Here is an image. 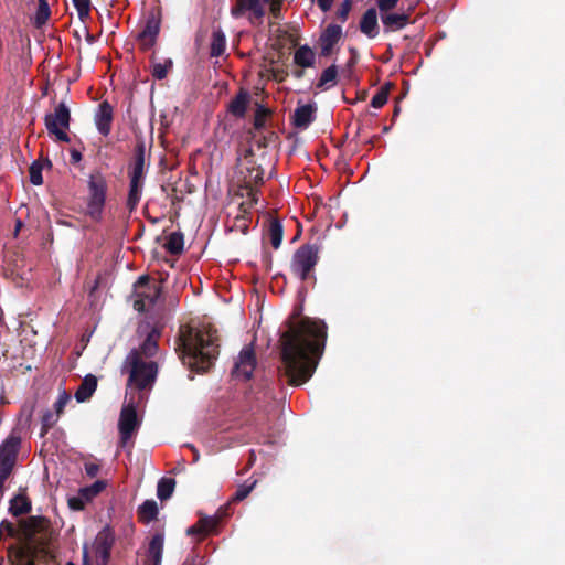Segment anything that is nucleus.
<instances>
[{
    "instance_id": "nucleus-1",
    "label": "nucleus",
    "mask_w": 565,
    "mask_h": 565,
    "mask_svg": "<svg viewBox=\"0 0 565 565\" xmlns=\"http://www.w3.org/2000/svg\"><path fill=\"white\" fill-rule=\"evenodd\" d=\"M327 326L321 320L303 318L294 323L281 338L284 374L291 385L306 383L322 355Z\"/></svg>"
},
{
    "instance_id": "nucleus-2",
    "label": "nucleus",
    "mask_w": 565,
    "mask_h": 565,
    "mask_svg": "<svg viewBox=\"0 0 565 565\" xmlns=\"http://www.w3.org/2000/svg\"><path fill=\"white\" fill-rule=\"evenodd\" d=\"M181 360L192 370L205 371L218 354V338L212 328H188L181 333Z\"/></svg>"
},
{
    "instance_id": "nucleus-3",
    "label": "nucleus",
    "mask_w": 565,
    "mask_h": 565,
    "mask_svg": "<svg viewBox=\"0 0 565 565\" xmlns=\"http://www.w3.org/2000/svg\"><path fill=\"white\" fill-rule=\"evenodd\" d=\"M122 372L128 374V386L139 391L151 388L158 374V363L145 360L138 352H129Z\"/></svg>"
},
{
    "instance_id": "nucleus-4",
    "label": "nucleus",
    "mask_w": 565,
    "mask_h": 565,
    "mask_svg": "<svg viewBox=\"0 0 565 565\" xmlns=\"http://www.w3.org/2000/svg\"><path fill=\"white\" fill-rule=\"evenodd\" d=\"M87 214L90 218L99 221L106 202L107 181L102 173L90 174L88 179Z\"/></svg>"
},
{
    "instance_id": "nucleus-5",
    "label": "nucleus",
    "mask_w": 565,
    "mask_h": 565,
    "mask_svg": "<svg viewBox=\"0 0 565 565\" xmlns=\"http://www.w3.org/2000/svg\"><path fill=\"white\" fill-rule=\"evenodd\" d=\"M161 295L158 284H150L148 278L142 276L135 284L134 308L143 312L151 310Z\"/></svg>"
},
{
    "instance_id": "nucleus-6",
    "label": "nucleus",
    "mask_w": 565,
    "mask_h": 565,
    "mask_svg": "<svg viewBox=\"0 0 565 565\" xmlns=\"http://www.w3.org/2000/svg\"><path fill=\"white\" fill-rule=\"evenodd\" d=\"M318 254L319 249L315 245H303L299 247L291 259V271L301 280H306L318 263Z\"/></svg>"
},
{
    "instance_id": "nucleus-7",
    "label": "nucleus",
    "mask_w": 565,
    "mask_h": 565,
    "mask_svg": "<svg viewBox=\"0 0 565 565\" xmlns=\"http://www.w3.org/2000/svg\"><path fill=\"white\" fill-rule=\"evenodd\" d=\"M71 114L70 109L64 102L60 103L52 114H46L44 124L47 131L54 135L56 140L68 142L70 138L66 129L70 127Z\"/></svg>"
},
{
    "instance_id": "nucleus-8",
    "label": "nucleus",
    "mask_w": 565,
    "mask_h": 565,
    "mask_svg": "<svg viewBox=\"0 0 565 565\" xmlns=\"http://www.w3.org/2000/svg\"><path fill=\"white\" fill-rule=\"evenodd\" d=\"M19 446L20 438L12 435L0 446V490H2L3 482L14 466Z\"/></svg>"
},
{
    "instance_id": "nucleus-9",
    "label": "nucleus",
    "mask_w": 565,
    "mask_h": 565,
    "mask_svg": "<svg viewBox=\"0 0 565 565\" xmlns=\"http://www.w3.org/2000/svg\"><path fill=\"white\" fill-rule=\"evenodd\" d=\"M139 427L136 408L132 404L125 405L121 409L118 428L120 443L125 446Z\"/></svg>"
},
{
    "instance_id": "nucleus-10",
    "label": "nucleus",
    "mask_w": 565,
    "mask_h": 565,
    "mask_svg": "<svg viewBox=\"0 0 565 565\" xmlns=\"http://www.w3.org/2000/svg\"><path fill=\"white\" fill-rule=\"evenodd\" d=\"M257 360L255 352L250 347L241 350L234 365L233 375L237 380L247 381L252 377Z\"/></svg>"
},
{
    "instance_id": "nucleus-11",
    "label": "nucleus",
    "mask_w": 565,
    "mask_h": 565,
    "mask_svg": "<svg viewBox=\"0 0 565 565\" xmlns=\"http://www.w3.org/2000/svg\"><path fill=\"white\" fill-rule=\"evenodd\" d=\"M114 540V534L108 527L97 534L92 548L97 565H107Z\"/></svg>"
},
{
    "instance_id": "nucleus-12",
    "label": "nucleus",
    "mask_w": 565,
    "mask_h": 565,
    "mask_svg": "<svg viewBox=\"0 0 565 565\" xmlns=\"http://www.w3.org/2000/svg\"><path fill=\"white\" fill-rule=\"evenodd\" d=\"M246 13H248V19L252 23L255 20L260 21L265 15L260 0H234V4L231 8L232 17L238 19Z\"/></svg>"
},
{
    "instance_id": "nucleus-13",
    "label": "nucleus",
    "mask_w": 565,
    "mask_h": 565,
    "mask_svg": "<svg viewBox=\"0 0 565 565\" xmlns=\"http://www.w3.org/2000/svg\"><path fill=\"white\" fill-rule=\"evenodd\" d=\"M164 546L163 533H156L148 543L141 565H161Z\"/></svg>"
},
{
    "instance_id": "nucleus-14",
    "label": "nucleus",
    "mask_w": 565,
    "mask_h": 565,
    "mask_svg": "<svg viewBox=\"0 0 565 565\" xmlns=\"http://www.w3.org/2000/svg\"><path fill=\"white\" fill-rule=\"evenodd\" d=\"M341 36L342 28L340 25H328L320 36V54L322 56H329Z\"/></svg>"
},
{
    "instance_id": "nucleus-15",
    "label": "nucleus",
    "mask_w": 565,
    "mask_h": 565,
    "mask_svg": "<svg viewBox=\"0 0 565 565\" xmlns=\"http://www.w3.org/2000/svg\"><path fill=\"white\" fill-rule=\"evenodd\" d=\"M159 31L160 20L154 14H152L147 19L146 25L138 36L142 49L148 50L153 46Z\"/></svg>"
},
{
    "instance_id": "nucleus-16",
    "label": "nucleus",
    "mask_w": 565,
    "mask_h": 565,
    "mask_svg": "<svg viewBox=\"0 0 565 565\" xmlns=\"http://www.w3.org/2000/svg\"><path fill=\"white\" fill-rule=\"evenodd\" d=\"M95 126L99 134L108 136L111 130L113 122V107L109 103L103 102L99 104L94 117Z\"/></svg>"
},
{
    "instance_id": "nucleus-17",
    "label": "nucleus",
    "mask_w": 565,
    "mask_h": 565,
    "mask_svg": "<svg viewBox=\"0 0 565 565\" xmlns=\"http://www.w3.org/2000/svg\"><path fill=\"white\" fill-rule=\"evenodd\" d=\"M360 31L369 39H375L379 35L377 12L374 8L367 9L362 15Z\"/></svg>"
},
{
    "instance_id": "nucleus-18",
    "label": "nucleus",
    "mask_w": 565,
    "mask_h": 565,
    "mask_svg": "<svg viewBox=\"0 0 565 565\" xmlns=\"http://www.w3.org/2000/svg\"><path fill=\"white\" fill-rule=\"evenodd\" d=\"M160 333L157 329H152L147 335L139 349H134L130 352H138L145 360H152L158 353L157 340Z\"/></svg>"
},
{
    "instance_id": "nucleus-19",
    "label": "nucleus",
    "mask_w": 565,
    "mask_h": 565,
    "mask_svg": "<svg viewBox=\"0 0 565 565\" xmlns=\"http://www.w3.org/2000/svg\"><path fill=\"white\" fill-rule=\"evenodd\" d=\"M316 108L312 105H302L295 109L292 122L299 129H306L315 120Z\"/></svg>"
},
{
    "instance_id": "nucleus-20",
    "label": "nucleus",
    "mask_w": 565,
    "mask_h": 565,
    "mask_svg": "<svg viewBox=\"0 0 565 565\" xmlns=\"http://www.w3.org/2000/svg\"><path fill=\"white\" fill-rule=\"evenodd\" d=\"M381 20L385 32H394L403 29L408 23V15L405 13H383Z\"/></svg>"
},
{
    "instance_id": "nucleus-21",
    "label": "nucleus",
    "mask_w": 565,
    "mask_h": 565,
    "mask_svg": "<svg viewBox=\"0 0 565 565\" xmlns=\"http://www.w3.org/2000/svg\"><path fill=\"white\" fill-rule=\"evenodd\" d=\"M316 53L308 45H300L294 53V63L302 68H309L315 65Z\"/></svg>"
},
{
    "instance_id": "nucleus-22",
    "label": "nucleus",
    "mask_w": 565,
    "mask_h": 565,
    "mask_svg": "<svg viewBox=\"0 0 565 565\" xmlns=\"http://www.w3.org/2000/svg\"><path fill=\"white\" fill-rule=\"evenodd\" d=\"M249 99V93L241 89L235 98L230 102L227 110L235 117H243L246 113Z\"/></svg>"
},
{
    "instance_id": "nucleus-23",
    "label": "nucleus",
    "mask_w": 565,
    "mask_h": 565,
    "mask_svg": "<svg viewBox=\"0 0 565 565\" xmlns=\"http://www.w3.org/2000/svg\"><path fill=\"white\" fill-rule=\"evenodd\" d=\"M97 387V379L96 376L88 374L86 375L79 386L75 392V398L77 402L82 403L87 401Z\"/></svg>"
},
{
    "instance_id": "nucleus-24",
    "label": "nucleus",
    "mask_w": 565,
    "mask_h": 565,
    "mask_svg": "<svg viewBox=\"0 0 565 565\" xmlns=\"http://www.w3.org/2000/svg\"><path fill=\"white\" fill-rule=\"evenodd\" d=\"M139 519L149 523L153 521L158 515V504L154 500L145 501L138 509Z\"/></svg>"
},
{
    "instance_id": "nucleus-25",
    "label": "nucleus",
    "mask_w": 565,
    "mask_h": 565,
    "mask_svg": "<svg viewBox=\"0 0 565 565\" xmlns=\"http://www.w3.org/2000/svg\"><path fill=\"white\" fill-rule=\"evenodd\" d=\"M338 68L335 65L327 67L318 81L317 87L321 89H329L337 83Z\"/></svg>"
},
{
    "instance_id": "nucleus-26",
    "label": "nucleus",
    "mask_w": 565,
    "mask_h": 565,
    "mask_svg": "<svg viewBox=\"0 0 565 565\" xmlns=\"http://www.w3.org/2000/svg\"><path fill=\"white\" fill-rule=\"evenodd\" d=\"M226 47V38L222 30H215L212 34L211 55L221 56Z\"/></svg>"
},
{
    "instance_id": "nucleus-27",
    "label": "nucleus",
    "mask_w": 565,
    "mask_h": 565,
    "mask_svg": "<svg viewBox=\"0 0 565 565\" xmlns=\"http://www.w3.org/2000/svg\"><path fill=\"white\" fill-rule=\"evenodd\" d=\"M142 188H143V183H136V181L130 182L129 193H128V199H127V206L130 212H132L139 204L141 195H142Z\"/></svg>"
},
{
    "instance_id": "nucleus-28",
    "label": "nucleus",
    "mask_w": 565,
    "mask_h": 565,
    "mask_svg": "<svg viewBox=\"0 0 565 565\" xmlns=\"http://www.w3.org/2000/svg\"><path fill=\"white\" fill-rule=\"evenodd\" d=\"M175 481L172 478H161L157 487V495L160 500L169 499L174 490Z\"/></svg>"
},
{
    "instance_id": "nucleus-29",
    "label": "nucleus",
    "mask_w": 565,
    "mask_h": 565,
    "mask_svg": "<svg viewBox=\"0 0 565 565\" xmlns=\"http://www.w3.org/2000/svg\"><path fill=\"white\" fill-rule=\"evenodd\" d=\"M106 486V481L97 480L93 484L81 488L79 490L82 492V497H85V499L90 502L95 497L105 490Z\"/></svg>"
},
{
    "instance_id": "nucleus-30",
    "label": "nucleus",
    "mask_w": 565,
    "mask_h": 565,
    "mask_svg": "<svg viewBox=\"0 0 565 565\" xmlns=\"http://www.w3.org/2000/svg\"><path fill=\"white\" fill-rule=\"evenodd\" d=\"M269 238L274 248H279L282 242V225L279 221L274 220L269 225Z\"/></svg>"
},
{
    "instance_id": "nucleus-31",
    "label": "nucleus",
    "mask_w": 565,
    "mask_h": 565,
    "mask_svg": "<svg viewBox=\"0 0 565 565\" xmlns=\"http://www.w3.org/2000/svg\"><path fill=\"white\" fill-rule=\"evenodd\" d=\"M167 249L172 254H178L183 249V236L178 233H172L166 243Z\"/></svg>"
},
{
    "instance_id": "nucleus-32",
    "label": "nucleus",
    "mask_w": 565,
    "mask_h": 565,
    "mask_svg": "<svg viewBox=\"0 0 565 565\" xmlns=\"http://www.w3.org/2000/svg\"><path fill=\"white\" fill-rule=\"evenodd\" d=\"M143 158L140 157L136 160L130 171V182L143 183Z\"/></svg>"
},
{
    "instance_id": "nucleus-33",
    "label": "nucleus",
    "mask_w": 565,
    "mask_h": 565,
    "mask_svg": "<svg viewBox=\"0 0 565 565\" xmlns=\"http://www.w3.org/2000/svg\"><path fill=\"white\" fill-rule=\"evenodd\" d=\"M42 170L43 166L38 161L30 166V181L32 184L41 185L43 183Z\"/></svg>"
},
{
    "instance_id": "nucleus-34",
    "label": "nucleus",
    "mask_w": 565,
    "mask_h": 565,
    "mask_svg": "<svg viewBox=\"0 0 565 565\" xmlns=\"http://www.w3.org/2000/svg\"><path fill=\"white\" fill-rule=\"evenodd\" d=\"M171 67L172 62L170 60L164 63H154L152 66V76L157 79H163Z\"/></svg>"
},
{
    "instance_id": "nucleus-35",
    "label": "nucleus",
    "mask_w": 565,
    "mask_h": 565,
    "mask_svg": "<svg viewBox=\"0 0 565 565\" xmlns=\"http://www.w3.org/2000/svg\"><path fill=\"white\" fill-rule=\"evenodd\" d=\"M50 17V7L45 0H39L35 20L38 24H43Z\"/></svg>"
},
{
    "instance_id": "nucleus-36",
    "label": "nucleus",
    "mask_w": 565,
    "mask_h": 565,
    "mask_svg": "<svg viewBox=\"0 0 565 565\" xmlns=\"http://www.w3.org/2000/svg\"><path fill=\"white\" fill-rule=\"evenodd\" d=\"M68 507L74 511H81L88 503L85 497H82L81 490L75 495H72L67 500Z\"/></svg>"
},
{
    "instance_id": "nucleus-37",
    "label": "nucleus",
    "mask_w": 565,
    "mask_h": 565,
    "mask_svg": "<svg viewBox=\"0 0 565 565\" xmlns=\"http://www.w3.org/2000/svg\"><path fill=\"white\" fill-rule=\"evenodd\" d=\"M77 10L81 20H84L89 14L90 1L89 0H72Z\"/></svg>"
},
{
    "instance_id": "nucleus-38",
    "label": "nucleus",
    "mask_w": 565,
    "mask_h": 565,
    "mask_svg": "<svg viewBox=\"0 0 565 565\" xmlns=\"http://www.w3.org/2000/svg\"><path fill=\"white\" fill-rule=\"evenodd\" d=\"M388 98V93L385 89L379 90L371 99V105L374 108L383 107Z\"/></svg>"
},
{
    "instance_id": "nucleus-39",
    "label": "nucleus",
    "mask_w": 565,
    "mask_h": 565,
    "mask_svg": "<svg viewBox=\"0 0 565 565\" xmlns=\"http://www.w3.org/2000/svg\"><path fill=\"white\" fill-rule=\"evenodd\" d=\"M199 523L204 534H207L215 529V526L217 525V520L214 516H205L201 518L199 520Z\"/></svg>"
},
{
    "instance_id": "nucleus-40",
    "label": "nucleus",
    "mask_w": 565,
    "mask_h": 565,
    "mask_svg": "<svg viewBox=\"0 0 565 565\" xmlns=\"http://www.w3.org/2000/svg\"><path fill=\"white\" fill-rule=\"evenodd\" d=\"M70 399H71V396L65 391H62L58 394V397H57L56 402L54 403V408H55L57 416L63 412L64 407L70 402Z\"/></svg>"
},
{
    "instance_id": "nucleus-41",
    "label": "nucleus",
    "mask_w": 565,
    "mask_h": 565,
    "mask_svg": "<svg viewBox=\"0 0 565 565\" xmlns=\"http://www.w3.org/2000/svg\"><path fill=\"white\" fill-rule=\"evenodd\" d=\"M352 8L351 0H343L338 9L337 15L342 21L345 22L348 20L349 13Z\"/></svg>"
},
{
    "instance_id": "nucleus-42",
    "label": "nucleus",
    "mask_w": 565,
    "mask_h": 565,
    "mask_svg": "<svg viewBox=\"0 0 565 565\" xmlns=\"http://www.w3.org/2000/svg\"><path fill=\"white\" fill-rule=\"evenodd\" d=\"M399 0H377V7L381 12V15L383 13H388V11L393 10Z\"/></svg>"
},
{
    "instance_id": "nucleus-43",
    "label": "nucleus",
    "mask_w": 565,
    "mask_h": 565,
    "mask_svg": "<svg viewBox=\"0 0 565 565\" xmlns=\"http://www.w3.org/2000/svg\"><path fill=\"white\" fill-rule=\"evenodd\" d=\"M254 486H255V481L248 486H246V484L239 486L235 492L234 500L241 501V500L245 499L250 493Z\"/></svg>"
},
{
    "instance_id": "nucleus-44",
    "label": "nucleus",
    "mask_w": 565,
    "mask_h": 565,
    "mask_svg": "<svg viewBox=\"0 0 565 565\" xmlns=\"http://www.w3.org/2000/svg\"><path fill=\"white\" fill-rule=\"evenodd\" d=\"M84 469L88 477L94 478L99 472L100 466L96 461H86L84 463Z\"/></svg>"
},
{
    "instance_id": "nucleus-45",
    "label": "nucleus",
    "mask_w": 565,
    "mask_h": 565,
    "mask_svg": "<svg viewBox=\"0 0 565 565\" xmlns=\"http://www.w3.org/2000/svg\"><path fill=\"white\" fill-rule=\"evenodd\" d=\"M263 1L269 4L271 13L275 17H277L280 11L282 0H263Z\"/></svg>"
},
{
    "instance_id": "nucleus-46",
    "label": "nucleus",
    "mask_w": 565,
    "mask_h": 565,
    "mask_svg": "<svg viewBox=\"0 0 565 565\" xmlns=\"http://www.w3.org/2000/svg\"><path fill=\"white\" fill-rule=\"evenodd\" d=\"M55 423V418L53 414L47 413L43 416V433L45 434L47 429Z\"/></svg>"
},
{
    "instance_id": "nucleus-47",
    "label": "nucleus",
    "mask_w": 565,
    "mask_h": 565,
    "mask_svg": "<svg viewBox=\"0 0 565 565\" xmlns=\"http://www.w3.org/2000/svg\"><path fill=\"white\" fill-rule=\"evenodd\" d=\"M186 534L188 535H205L202 527L200 526V523L198 522L196 524L190 526L188 530H186Z\"/></svg>"
},
{
    "instance_id": "nucleus-48",
    "label": "nucleus",
    "mask_w": 565,
    "mask_h": 565,
    "mask_svg": "<svg viewBox=\"0 0 565 565\" xmlns=\"http://www.w3.org/2000/svg\"><path fill=\"white\" fill-rule=\"evenodd\" d=\"M316 2L321 11L327 12L331 9L333 0H316Z\"/></svg>"
},
{
    "instance_id": "nucleus-49",
    "label": "nucleus",
    "mask_w": 565,
    "mask_h": 565,
    "mask_svg": "<svg viewBox=\"0 0 565 565\" xmlns=\"http://www.w3.org/2000/svg\"><path fill=\"white\" fill-rule=\"evenodd\" d=\"M71 160L73 163L79 162L82 160V153L76 149L71 150Z\"/></svg>"
},
{
    "instance_id": "nucleus-50",
    "label": "nucleus",
    "mask_w": 565,
    "mask_h": 565,
    "mask_svg": "<svg viewBox=\"0 0 565 565\" xmlns=\"http://www.w3.org/2000/svg\"><path fill=\"white\" fill-rule=\"evenodd\" d=\"M30 510V504L26 503V502H22V504H20V507L15 508V513H26L28 511Z\"/></svg>"
},
{
    "instance_id": "nucleus-51",
    "label": "nucleus",
    "mask_w": 565,
    "mask_h": 565,
    "mask_svg": "<svg viewBox=\"0 0 565 565\" xmlns=\"http://www.w3.org/2000/svg\"><path fill=\"white\" fill-rule=\"evenodd\" d=\"M266 113V109H264L263 107H259L258 110H257V115H256V119H255V126L256 127H259L262 126V118H260V115L262 114H265Z\"/></svg>"
},
{
    "instance_id": "nucleus-52",
    "label": "nucleus",
    "mask_w": 565,
    "mask_h": 565,
    "mask_svg": "<svg viewBox=\"0 0 565 565\" xmlns=\"http://www.w3.org/2000/svg\"><path fill=\"white\" fill-rule=\"evenodd\" d=\"M255 175L252 177V180L255 182V183H259V182H263V173L259 171V169H255Z\"/></svg>"
},
{
    "instance_id": "nucleus-53",
    "label": "nucleus",
    "mask_w": 565,
    "mask_h": 565,
    "mask_svg": "<svg viewBox=\"0 0 565 565\" xmlns=\"http://www.w3.org/2000/svg\"><path fill=\"white\" fill-rule=\"evenodd\" d=\"M193 451H194V461H198L199 460V454L198 451L195 450L194 447H192Z\"/></svg>"
},
{
    "instance_id": "nucleus-54",
    "label": "nucleus",
    "mask_w": 565,
    "mask_h": 565,
    "mask_svg": "<svg viewBox=\"0 0 565 565\" xmlns=\"http://www.w3.org/2000/svg\"><path fill=\"white\" fill-rule=\"evenodd\" d=\"M20 226H21V222H18V224H17V231L20 228Z\"/></svg>"
},
{
    "instance_id": "nucleus-55",
    "label": "nucleus",
    "mask_w": 565,
    "mask_h": 565,
    "mask_svg": "<svg viewBox=\"0 0 565 565\" xmlns=\"http://www.w3.org/2000/svg\"><path fill=\"white\" fill-rule=\"evenodd\" d=\"M66 565H74V564L70 562V563H67Z\"/></svg>"
}]
</instances>
